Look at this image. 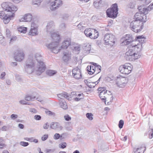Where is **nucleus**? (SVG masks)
<instances>
[{"mask_svg":"<svg viewBox=\"0 0 153 153\" xmlns=\"http://www.w3.org/2000/svg\"><path fill=\"white\" fill-rule=\"evenodd\" d=\"M35 58L37 62L36 66L33 68L35 66L34 61L29 58L27 61L25 69L28 74H31L34 71L36 74L40 75L45 71V65L43 61L42 56L39 53H36L35 55Z\"/></svg>","mask_w":153,"mask_h":153,"instance_id":"f257e3e1","label":"nucleus"},{"mask_svg":"<svg viewBox=\"0 0 153 153\" xmlns=\"http://www.w3.org/2000/svg\"><path fill=\"white\" fill-rule=\"evenodd\" d=\"M1 6L5 11L10 12V14H8L6 13L3 11H0V18L3 19V22L5 24H7L14 16V13L17 10L18 8L9 2L3 3Z\"/></svg>","mask_w":153,"mask_h":153,"instance_id":"f03ea898","label":"nucleus"},{"mask_svg":"<svg viewBox=\"0 0 153 153\" xmlns=\"http://www.w3.org/2000/svg\"><path fill=\"white\" fill-rule=\"evenodd\" d=\"M126 53L125 58L127 60L132 61L140 57L138 53L141 50V45L134 43L130 46Z\"/></svg>","mask_w":153,"mask_h":153,"instance_id":"7ed1b4c3","label":"nucleus"},{"mask_svg":"<svg viewBox=\"0 0 153 153\" xmlns=\"http://www.w3.org/2000/svg\"><path fill=\"white\" fill-rule=\"evenodd\" d=\"M51 37L52 39V42L48 44H46V46L51 52L57 53L61 50V48L59 46V36L57 33H54L52 34Z\"/></svg>","mask_w":153,"mask_h":153,"instance_id":"20e7f679","label":"nucleus"},{"mask_svg":"<svg viewBox=\"0 0 153 153\" xmlns=\"http://www.w3.org/2000/svg\"><path fill=\"white\" fill-rule=\"evenodd\" d=\"M138 9L139 11L136 13L134 15L135 20L145 22L147 21L146 14L148 13H145L143 12L144 11V10L145 9V8H143V7L141 6H139Z\"/></svg>","mask_w":153,"mask_h":153,"instance_id":"39448f33","label":"nucleus"},{"mask_svg":"<svg viewBox=\"0 0 153 153\" xmlns=\"http://www.w3.org/2000/svg\"><path fill=\"white\" fill-rule=\"evenodd\" d=\"M130 27L134 32H140L143 27V22L138 20H134L131 23Z\"/></svg>","mask_w":153,"mask_h":153,"instance_id":"423d86ee","label":"nucleus"},{"mask_svg":"<svg viewBox=\"0 0 153 153\" xmlns=\"http://www.w3.org/2000/svg\"><path fill=\"white\" fill-rule=\"evenodd\" d=\"M117 5V4H113L112 7L108 9L106 12L109 18L114 19L115 18L118 14Z\"/></svg>","mask_w":153,"mask_h":153,"instance_id":"0eeeda50","label":"nucleus"},{"mask_svg":"<svg viewBox=\"0 0 153 153\" xmlns=\"http://www.w3.org/2000/svg\"><path fill=\"white\" fill-rule=\"evenodd\" d=\"M132 68L133 66L131 64L126 63L120 66L119 70L121 73L128 75L131 72Z\"/></svg>","mask_w":153,"mask_h":153,"instance_id":"6e6552de","label":"nucleus"},{"mask_svg":"<svg viewBox=\"0 0 153 153\" xmlns=\"http://www.w3.org/2000/svg\"><path fill=\"white\" fill-rule=\"evenodd\" d=\"M104 40L106 45L113 46L115 43L116 39L112 34L107 33L105 35Z\"/></svg>","mask_w":153,"mask_h":153,"instance_id":"1a4fd4ad","label":"nucleus"},{"mask_svg":"<svg viewBox=\"0 0 153 153\" xmlns=\"http://www.w3.org/2000/svg\"><path fill=\"white\" fill-rule=\"evenodd\" d=\"M128 82L127 79L122 76L117 77L116 79V84L118 87L123 88L124 87Z\"/></svg>","mask_w":153,"mask_h":153,"instance_id":"9d476101","label":"nucleus"},{"mask_svg":"<svg viewBox=\"0 0 153 153\" xmlns=\"http://www.w3.org/2000/svg\"><path fill=\"white\" fill-rule=\"evenodd\" d=\"M72 74L74 77L76 79H78L81 78V70L79 67H77L73 70Z\"/></svg>","mask_w":153,"mask_h":153,"instance_id":"9b49d317","label":"nucleus"},{"mask_svg":"<svg viewBox=\"0 0 153 153\" xmlns=\"http://www.w3.org/2000/svg\"><path fill=\"white\" fill-rule=\"evenodd\" d=\"M14 56L15 59L17 61H21L24 59V53L21 51H16Z\"/></svg>","mask_w":153,"mask_h":153,"instance_id":"f8f14e48","label":"nucleus"},{"mask_svg":"<svg viewBox=\"0 0 153 153\" xmlns=\"http://www.w3.org/2000/svg\"><path fill=\"white\" fill-rule=\"evenodd\" d=\"M38 34L37 26L34 23H32L31 25V28L29 34L34 36L37 35Z\"/></svg>","mask_w":153,"mask_h":153,"instance_id":"ddd939ff","label":"nucleus"},{"mask_svg":"<svg viewBox=\"0 0 153 153\" xmlns=\"http://www.w3.org/2000/svg\"><path fill=\"white\" fill-rule=\"evenodd\" d=\"M54 24L53 22H52L48 23L46 26V31L49 33L51 36L52 34L56 33L54 32Z\"/></svg>","mask_w":153,"mask_h":153,"instance_id":"4468645a","label":"nucleus"},{"mask_svg":"<svg viewBox=\"0 0 153 153\" xmlns=\"http://www.w3.org/2000/svg\"><path fill=\"white\" fill-rule=\"evenodd\" d=\"M62 4V2L61 0H55L53 2L51 3L50 9L52 10H55Z\"/></svg>","mask_w":153,"mask_h":153,"instance_id":"2eb2a0df","label":"nucleus"},{"mask_svg":"<svg viewBox=\"0 0 153 153\" xmlns=\"http://www.w3.org/2000/svg\"><path fill=\"white\" fill-rule=\"evenodd\" d=\"M71 40L70 39H65L62 43V45L60 47L61 49H66L70 45Z\"/></svg>","mask_w":153,"mask_h":153,"instance_id":"dca6fc26","label":"nucleus"},{"mask_svg":"<svg viewBox=\"0 0 153 153\" xmlns=\"http://www.w3.org/2000/svg\"><path fill=\"white\" fill-rule=\"evenodd\" d=\"M107 91L100 92L99 94V96L101 100L105 102L106 100L108 99L109 94H107Z\"/></svg>","mask_w":153,"mask_h":153,"instance_id":"f3484780","label":"nucleus"},{"mask_svg":"<svg viewBox=\"0 0 153 153\" xmlns=\"http://www.w3.org/2000/svg\"><path fill=\"white\" fill-rule=\"evenodd\" d=\"M32 15L30 14H26L20 19V21L30 22L32 20Z\"/></svg>","mask_w":153,"mask_h":153,"instance_id":"a211bd4d","label":"nucleus"},{"mask_svg":"<svg viewBox=\"0 0 153 153\" xmlns=\"http://www.w3.org/2000/svg\"><path fill=\"white\" fill-rule=\"evenodd\" d=\"M50 127L51 128L54 129H56L58 128L61 130L63 128L60 125L59 123L57 122H53L51 123L50 124Z\"/></svg>","mask_w":153,"mask_h":153,"instance_id":"6ab92c4d","label":"nucleus"},{"mask_svg":"<svg viewBox=\"0 0 153 153\" xmlns=\"http://www.w3.org/2000/svg\"><path fill=\"white\" fill-rule=\"evenodd\" d=\"M71 53L68 52H64L63 56V59L64 61L66 62L69 61L71 59Z\"/></svg>","mask_w":153,"mask_h":153,"instance_id":"aec40b11","label":"nucleus"},{"mask_svg":"<svg viewBox=\"0 0 153 153\" xmlns=\"http://www.w3.org/2000/svg\"><path fill=\"white\" fill-rule=\"evenodd\" d=\"M136 39L135 41V42H139V43H137L136 45L140 44L141 45V49H142V44L145 41V39L144 38L143 36H138L136 37Z\"/></svg>","mask_w":153,"mask_h":153,"instance_id":"412c9836","label":"nucleus"},{"mask_svg":"<svg viewBox=\"0 0 153 153\" xmlns=\"http://www.w3.org/2000/svg\"><path fill=\"white\" fill-rule=\"evenodd\" d=\"M93 30V31L91 33L92 35L90 37V38L95 39H97L99 33L98 31L95 29L92 28V31Z\"/></svg>","mask_w":153,"mask_h":153,"instance_id":"4be33fe9","label":"nucleus"},{"mask_svg":"<svg viewBox=\"0 0 153 153\" xmlns=\"http://www.w3.org/2000/svg\"><path fill=\"white\" fill-rule=\"evenodd\" d=\"M92 28H88L86 29L85 30L84 33L87 37H89L90 38V37L92 35L91 33L93 32H92ZM92 31H93V30Z\"/></svg>","mask_w":153,"mask_h":153,"instance_id":"5701e85b","label":"nucleus"},{"mask_svg":"<svg viewBox=\"0 0 153 153\" xmlns=\"http://www.w3.org/2000/svg\"><path fill=\"white\" fill-rule=\"evenodd\" d=\"M83 48L86 51V52L87 53H90V51L91 49V46L90 45L88 44H84L83 46Z\"/></svg>","mask_w":153,"mask_h":153,"instance_id":"b1692460","label":"nucleus"},{"mask_svg":"<svg viewBox=\"0 0 153 153\" xmlns=\"http://www.w3.org/2000/svg\"><path fill=\"white\" fill-rule=\"evenodd\" d=\"M94 68H95L93 66L88 65L87 67V70L89 74H92L95 72V71L93 70Z\"/></svg>","mask_w":153,"mask_h":153,"instance_id":"393cba45","label":"nucleus"},{"mask_svg":"<svg viewBox=\"0 0 153 153\" xmlns=\"http://www.w3.org/2000/svg\"><path fill=\"white\" fill-rule=\"evenodd\" d=\"M146 150V147H140V148H138L136 149H134V153H143Z\"/></svg>","mask_w":153,"mask_h":153,"instance_id":"a878e982","label":"nucleus"},{"mask_svg":"<svg viewBox=\"0 0 153 153\" xmlns=\"http://www.w3.org/2000/svg\"><path fill=\"white\" fill-rule=\"evenodd\" d=\"M123 39L124 40H128L129 42H133V37L132 36V35L130 34H127L126 35L125 37L123 38Z\"/></svg>","mask_w":153,"mask_h":153,"instance_id":"bb28decb","label":"nucleus"},{"mask_svg":"<svg viewBox=\"0 0 153 153\" xmlns=\"http://www.w3.org/2000/svg\"><path fill=\"white\" fill-rule=\"evenodd\" d=\"M59 97L61 99H62V97L68 99L69 97L66 92H64L58 95Z\"/></svg>","mask_w":153,"mask_h":153,"instance_id":"cd10ccee","label":"nucleus"},{"mask_svg":"<svg viewBox=\"0 0 153 153\" xmlns=\"http://www.w3.org/2000/svg\"><path fill=\"white\" fill-rule=\"evenodd\" d=\"M59 105L63 109H66L68 108V106L66 102L62 100L60 102Z\"/></svg>","mask_w":153,"mask_h":153,"instance_id":"c85d7f7f","label":"nucleus"},{"mask_svg":"<svg viewBox=\"0 0 153 153\" xmlns=\"http://www.w3.org/2000/svg\"><path fill=\"white\" fill-rule=\"evenodd\" d=\"M65 128L67 131H71L72 129V125L71 122L67 123L65 124Z\"/></svg>","mask_w":153,"mask_h":153,"instance_id":"c756f323","label":"nucleus"},{"mask_svg":"<svg viewBox=\"0 0 153 153\" xmlns=\"http://www.w3.org/2000/svg\"><path fill=\"white\" fill-rule=\"evenodd\" d=\"M80 45L78 44H76L73 45L72 48L74 51L76 52H78L80 51Z\"/></svg>","mask_w":153,"mask_h":153,"instance_id":"7c9ffc66","label":"nucleus"},{"mask_svg":"<svg viewBox=\"0 0 153 153\" xmlns=\"http://www.w3.org/2000/svg\"><path fill=\"white\" fill-rule=\"evenodd\" d=\"M143 11L145 13H148L149 11H150L151 10L153 9V3L150 4L149 7L146 8H145Z\"/></svg>","mask_w":153,"mask_h":153,"instance_id":"2f4dec72","label":"nucleus"},{"mask_svg":"<svg viewBox=\"0 0 153 153\" xmlns=\"http://www.w3.org/2000/svg\"><path fill=\"white\" fill-rule=\"evenodd\" d=\"M35 98V96H33L30 95H27L25 98V99L27 101H33Z\"/></svg>","mask_w":153,"mask_h":153,"instance_id":"473e14b6","label":"nucleus"},{"mask_svg":"<svg viewBox=\"0 0 153 153\" xmlns=\"http://www.w3.org/2000/svg\"><path fill=\"white\" fill-rule=\"evenodd\" d=\"M102 0H100L98 1H94L93 2V5L95 8L98 9L99 8L100 5L101 4Z\"/></svg>","mask_w":153,"mask_h":153,"instance_id":"72a5a7b5","label":"nucleus"},{"mask_svg":"<svg viewBox=\"0 0 153 153\" xmlns=\"http://www.w3.org/2000/svg\"><path fill=\"white\" fill-rule=\"evenodd\" d=\"M18 30L19 32L21 33H25L27 31V28L22 26H21V27L18 28Z\"/></svg>","mask_w":153,"mask_h":153,"instance_id":"f704fd0d","label":"nucleus"},{"mask_svg":"<svg viewBox=\"0 0 153 153\" xmlns=\"http://www.w3.org/2000/svg\"><path fill=\"white\" fill-rule=\"evenodd\" d=\"M98 83V82H89L88 83L87 86L91 88H94L96 85Z\"/></svg>","mask_w":153,"mask_h":153,"instance_id":"c9c22d12","label":"nucleus"},{"mask_svg":"<svg viewBox=\"0 0 153 153\" xmlns=\"http://www.w3.org/2000/svg\"><path fill=\"white\" fill-rule=\"evenodd\" d=\"M46 73L49 76H52L56 74V72L55 71L50 70H47Z\"/></svg>","mask_w":153,"mask_h":153,"instance_id":"e433bc0d","label":"nucleus"},{"mask_svg":"<svg viewBox=\"0 0 153 153\" xmlns=\"http://www.w3.org/2000/svg\"><path fill=\"white\" fill-rule=\"evenodd\" d=\"M5 146L3 138L2 137L0 138V148L3 149Z\"/></svg>","mask_w":153,"mask_h":153,"instance_id":"4c0bfd02","label":"nucleus"},{"mask_svg":"<svg viewBox=\"0 0 153 153\" xmlns=\"http://www.w3.org/2000/svg\"><path fill=\"white\" fill-rule=\"evenodd\" d=\"M121 41L122 42V44L123 45H127L131 42L128 40H124L123 38L121 39Z\"/></svg>","mask_w":153,"mask_h":153,"instance_id":"58836bf2","label":"nucleus"},{"mask_svg":"<svg viewBox=\"0 0 153 153\" xmlns=\"http://www.w3.org/2000/svg\"><path fill=\"white\" fill-rule=\"evenodd\" d=\"M141 3L143 5H147L149 4L151 1V0H140Z\"/></svg>","mask_w":153,"mask_h":153,"instance_id":"ea45409f","label":"nucleus"},{"mask_svg":"<svg viewBox=\"0 0 153 153\" xmlns=\"http://www.w3.org/2000/svg\"><path fill=\"white\" fill-rule=\"evenodd\" d=\"M67 146V144L65 142H63L59 145V147L60 148L64 149L66 148Z\"/></svg>","mask_w":153,"mask_h":153,"instance_id":"a19ab883","label":"nucleus"},{"mask_svg":"<svg viewBox=\"0 0 153 153\" xmlns=\"http://www.w3.org/2000/svg\"><path fill=\"white\" fill-rule=\"evenodd\" d=\"M42 0H33V3L34 4L39 5L42 1Z\"/></svg>","mask_w":153,"mask_h":153,"instance_id":"79ce46f5","label":"nucleus"},{"mask_svg":"<svg viewBox=\"0 0 153 153\" xmlns=\"http://www.w3.org/2000/svg\"><path fill=\"white\" fill-rule=\"evenodd\" d=\"M82 23L80 22L77 26V27L81 31H83V28H84L85 27V26H82Z\"/></svg>","mask_w":153,"mask_h":153,"instance_id":"37998d69","label":"nucleus"},{"mask_svg":"<svg viewBox=\"0 0 153 153\" xmlns=\"http://www.w3.org/2000/svg\"><path fill=\"white\" fill-rule=\"evenodd\" d=\"M46 113L49 116H54L55 115V114L53 112L49 111H45Z\"/></svg>","mask_w":153,"mask_h":153,"instance_id":"c03bdc74","label":"nucleus"},{"mask_svg":"<svg viewBox=\"0 0 153 153\" xmlns=\"http://www.w3.org/2000/svg\"><path fill=\"white\" fill-rule=\"evenodd\" d=\"M86 116L89 120H92L93 119L92 114L91 113H87L86 114Z\"/></svg>","mask_w":153,"mask_h":153,"instance_id":"a18cd8bd","label":"nucleus"},{"mask_svg":"<svg viewBox=\"0 0 153 153\" xmlns=\"http://www.w3.org/2000/svg\"><path fill=\"white\" fill-rule=\"evenodd\" d=\"M95 65V67H96V69L98 70V71L96 72V74L100 73L101 71V67L99 65H97V64L94 63Z\"/></svg>","mask_w":153,"mask_h":153,"instance_id":"49530a36","label":"nucleus"},{"mask_svg":"<svg viewBox=\"0 0 153 153\" xmlns=\"http://www.w3.org/2000/svg\"><path fill=\"white\" fill-rule=\"evenodd\" d=\"M20 144L22 146L26 147L29 145V143L28 142L21 141L20 142Z\"/></svg>","mask_w":153,"mask_h":153,"instance_id":"de8ad7c7","label":"nucleus"},{"mask_svg":"<svg viewBox=\"0 0 153 153\" xmlns=\"http://www.w3.org/2000/svg\"><path fill=\"white\" fill-rule=\"evenodd\" d=\"M124 124V121L122 120H120L119 123V127L120 128H123Z\"/></svg>","mask_w":153,"mask_h":153,"instance_id":"09e8293b","label":"nucleus"},{"mask_svg":"<svg viewBox=\"0 0 153 153\" xmlns=\"http://www.w3.org/2000/svg\"><path fill=\"white\" fill-rule=\"evenodd\" d=\"M62 137V136H60L59 134L56 133L54 135V138L55 140H57L60 137Z\"/></svg>","mask_w":153,"mask_h":153,"instance_id":"8fccbe9b","label":"nucleus"},{"mask_svg":"<svg viewBox=\"0 0 153 153\" xmlns=\"http://www.w3.org/2000/svg\"><path fill=\"white\" fill-rule=\"evenodd\" d=\"M11 118L13 120H14L18 117L17 115L14 114H12L10 116Z\"/></svg>","mask_w":153,"mask_h":153,"instance_id":"3c124183","label":"nucleus"},{"mask_svg":"<svg viewBox=\"0 0 153 153\" xmlns=\"http://www.w3.org/2000/svg\"><path fill=\"white\" fill-rule=\"evenodd\" d=\"M48 137V135L47 134H45L43 136H42L41 139L42 141H45L47 140Z\"/></svg>","mask_w":153,"mask_h":153,"instance_id":"603ef678","label":"nucleus"},{"mask_svg":"<svg viewBox=\"0 0 153 153\" xmlns=\"http://www.w3.org/2000/svg\"><path fill=\"white\" fill-rule=\"evenodd\" d=\"M55 151V149H47L46 150V152L47 153H53Z\"/></svg>","mask_w":153,"mask_h":153,"instance_id":"864d4df0","label":"nucleus"},{"mask_svg":"<svg viewBox=\"0 0 153 153\" xmlns=\"http://www.w3.org/2000/svg\"><path fill=\"white\" fill-rule=\"evenodd\" d=\"M41 116L39 115H35L34 117V119L36 120H41Z\"/></svg>","mask_w":153,"mask_h":153,"instance_id":"5fc2aeb1","label":"nucleus"},{"mask_svg":"<svg viewBox=\"0 0 153 153\" xmlns=\"http://www.w3.org/2000/svg\"><path fill=\"white\" fill-rule=\"evenodd\" d=\"M106 90L105 88L104 87H100L98 89V91H99L102 92V91H105Z\"/></svg>","mask_w":153,"mask_h":153,"instance_id":"6e6d98bb","label":"nucleus"},{"mask_svg":"<svg viewBox=\"0 0 153 153\" xmlns=\"http://www.w3.org/2000/svg\"><path fill=\"white\" fill-rule=\"evenodd\" d=\"M6 74L5 72H3L1 74L0 76V78L2 79H4V76Z\"/></svg>","mask_w":153,"mask_h":153,"instance_id":"4d7b16f0","label":"nucleus"},{"mask_svg":"<svg viewBox=\"0 0 153 153\" xmlns=\"http://www.w3.org/2000/svg\"><path fill=\"white\" fill-rule=\"evenodd\" d=\"M72 94L74 95L76 94V95H78V96L79 97H82V98H83V95L82 94H77L75 92H74L72 93Z\"/></svg>","mask_w":153,"mask_h":153,"instance_id":"13d9d810","label":"nucleus"},{"mask_svg":"<svg viewBox=\"0 0 153 153\" xmlns=\"http://www.w3.org/2000/svg\"><path fill=\"white\" fill-rule=\"evenodd\" d=\"M64 117L65 120L67 121H69L71 120V117L68 115H65Z\"/></svg>","mask_w":153,"mask_h":153,"instance_id":"bf43d9fd","label":"nucleus"},{"mask_svg":"<svg viewBox=\"0 0 153 153\" xmlns=\"http://www.w3.org/2000/svg\"><path fill=\"white\" fill-rule=\"evenodd\" d=\"M6 35L7 37H10V31L9 30H7L6 31Z\"/></svg>","mask_w":153,"mask_h":153,"instance_id":"052dcab7","label":"nucleus"},{"mask_svg":"<svg viewBox=\"0 0 153 153\" xmlns=\"http://www.w3.org/2000/svg\"><path fill=\"white\" fill-rule=\"evenodd\" d=\"M19 103L22 104L23 105H26V104H27V103L25 100H20L19 101Z\"/></svg>","mask_w":153,"mask_h":153,"instance_id":"680f3d73","label":"nucleus"},{"mask_svg":"<svg viewBox=\"0 0 153 153\" xmlns=\"http://www.w3.org/2000/svg\"><path fill=\"white\" fill-rule=\"evenodd\" d=\"M17 39V38L16 37H12L10 40V43L11 42H13L14 41H15Z\"/></svg>","mask_w":153,"mask_h":153,"instance_id":"e2e57ef3","label":"nucleus"},{"mask_svg":"<svg viewBox=\"0 0 153 153\" xmlns=\"http://www.w3.org/2000/svg\"><path fill=\"white\" fill-rule=\"evenodd\" d=\"M150 133H151L150 134H149V138L150 139H151L152 138V137H153V129H151Z\"/></svg>","mask_w":153,"mask_h":153,"instance_id":"0e129e2a","label":"nucleus"},{"mask_svg":"<svg viewBox=\"0 0 153 153\" xmlns=\"http://www.w3.org/2000/svg\"><path fill=\"white\" fill-rule=\"evenodd\" d=\"M60 27L62 28H65L66 27V25L65 23H62L60 25Z\"/></svg>","mask_w":153,"mask_h":153,"instance_id":"69168bd1","label":"nucleus"},{"mask_svg":"<svg viewBox=\"0 0 153 153\" xmlns=\"http://www.w3.org/2000/svg\"><path fill=\"white\" fill-rule=\"evenodd\" d=\"M68 17V16L67 14H64L63 16V19H66Z\"/></svg>","mask_w":153,"mask_h":153,"instance_id":"338daca9","label":"nucleus"},{"mask_svg":"<svg viewBox=\"0 0 153 153\" xmlns=\"http://www.w3.org/2000/svg\"><path fill=\"white\" fill-rule=\"evenodd\" d=\"M30 111L33 113H36L37 112V111L34 108H32L30 109Z\"/></svg>","mask_w":153,"mask_h":153,"instance_id":"774afa93","label":"nucleus"}]
</instances>
